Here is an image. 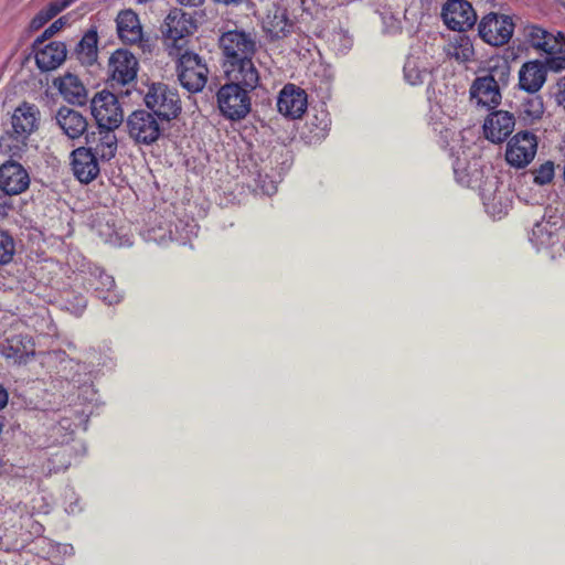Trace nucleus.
Segmentation results:
<instances>
[{
	"label": "nucleus",
	"mask_w": 565,
	"mask_h": 565,
	"mask_svg": "<svg viewBox=\"0 0 565 565\" xmlns=\"http://www.w3.org/2000/svg\"><path fill=\"white\" fill-rule=\"evenodd\" d=\"M511 67L505 60H492L486 74L479 75L470 86V97L477 105L489 109L499 106L502 99L501 86H507Z\"/></svg>",
	"instance_id": "obj_1"
},
{
	"label": "nucleus",
	"mask_w": 565,
	"mask_h": 565,
	"mask_svg": "<svg viewBox=\"0 0 565 565\" xmlns=\"http://www.w3.org/2000/svg\"><path fill=\"white\" fill-rule=\"evenodd\" d=\"M525 42L536 51L546 54V63L551 71L565 70V38L561 32H552L537 24L523 28Z\"/></svg>",
	"instance_id": "obj_2"
},
{
	"label": "nucleus",
	"mask_w": 565,
	"mask_h": 565,
	"mask_svg": "<svg viewBox=\"0 0 565 565\" xmlns=\"http://www.w3.org/2000/svg\"><path fill=\"white\" fill-rule=\"evenodd\" d=\"M143 102L151 114L161 120L170 121L181 113L178 90L164 83H153L148 86Z\"/></svg>",
	"instance_id": "obj_3"
},
{
	"label": "nucleus",
	"mask_w": 565,
	"mask_h": 565,
	"mask_svg": "<svg viewBox=\"0 0 565 565\" xmlns=\"http://www.w3.org/2000/svg\"><path fill=\"white\" fill-rule=\"evenodd\" d=\"M174 55L178 56L177 74L181 86L190 93L202 92L210 73L206 62L191 51H180Z\"/></svg>",
	"instance_id": "obj_4"
},
{
	"label": "nucleus",
	"mask_w": 565,
	"mask_h": 565,
	"mask_svg": "<svg viewBox=\"0 0 565 565\" xmlns=\"http://www.w3.org/2000/svg\"><path fill=\"white\" fill-rule=\"evenodd\" d=\"M195 29L196 25L191 14L178 8L170 10L161 28L169 47V55L179 54L186 42L185 38L191 35Z\"/></svg>",
	"instance_id": "obj_5"
},
{
	"label": "nucleus",
	"mask_w": 565,
	"mask_h": 565,
	"mask_svg": "<svg viewBox=\"0 0 565 565\" xmlns=\"http://www.w3.org/2000/svg\"><path fill=\"white\" fill-rule=\"evenodd\" d=\"M252 89L234 83H225L217 92V105L222 115L231 120L245 118L250 111Z\"/></svg>",
	"instance_id": "obj_6"
},
{
	"label": "nucleus",
	"mask_w": 565,
	"mask_h": 565,
	"mask_svg": "<svg viewBox=\"0 0 565 565\" xmlns=\"http://www.w3.org/2000/svg\"><path fill=\"white\" fill-rule=\"evenodd\" d=\"M97 127L117 129L124 121V111L117 96L110 92L97 93L90 102Z\"/></svg>",
	"instance_id": "obj_7"
},
{
	"label": "nucleus",
	"mask_w": 565,
	"mask_h": 565,
	"mask_svg": "<svg viewBox=\"0 0 565 565\" xmlns=\"http://www.w3.org/2000/svg\"><path fill=\"white\" fill-rule=\"evenodd\" d=\"M220 47L224 57L223 63L254 57L257 51L256 36L243 30H231L221 35Z\"/></svg>",
	"instance_id": "obj_8"
},
{
	"label": "nucleus",
	"mask_w": 565,
	"mask_h": 565,
	"mask_svg": "<svg viewBox=\"0 0 565 565\" xmlns=\"http://www.w3.org/2000/svg\"><path fill=\"white\" fill-rule=\"evenodd\" d=\"M127 128L129 137L135 142L147 146L156 142L162 134L160 122L154 115L143 109L128 116Z\"/></svg>",
	"instance_id": "obj_9"
},
{
	"label": "nucleus",
	"mask_w": 565,
	"mask_h": 565,
	"mask_svg": "<svg viewBox=\"0 0 565 565\" xmlns=\"http://www.w3.org/2000/svg\"><path fill=\"white\" fill-rule=\"evenodd\" d=\"M513 32V20L505 14L491 12L484 15L479 23L480 38L493 46L507 44L512 38Z\"/></svg>",
	"instance_id": "obj_10"
},
{
	"label": "nucleus",
	"mask_w": 565,
	"mask_h": 565,
	"mask_svg": "<svg viewBox=\"0 0 565 565\" xmlns=\"http://www.w3.org/2000/svg\"><path fill=\"white\" fill-rule=\"evenodd\" d=\"M139 63L137 57L125 49L111 53L108 60V74L113 87L127 86L137 78Z\"/></svg>",
	"instance_id": "obj_11"
},
{
	"label": "nucleus",
	"mask_w": 565,
	"mask_h": 565,
	"mask_svg": "<svg viewBox=\"0 0 565 565\" xmlns=\"http://www.w3.org/2000/svg\"><path fill=\"white\" fill-rule=\"evenodd\" d=\"M537 151V140L534 134L522 131L514 135L507 145L505 160L515 168L523 169L534 159Z\"/></svg>",
	"instance_id": "obj_12"
},
{
	"label": "nucleus",
	"mask_w": 565,
	"mask_h": 565,
	"mask_svg": "<svg viewBox=\"0 0 565 565\" xmlns=\"http://www.w3.org/2000/svg\"><path fill=\"white\" fill-rule=\"evenodd\" d=\"M563 226V217L555 211L546 210L542 220L533 226L530 239L537 249L553 247L559 242Z\"/></svg>",
	"instance_id": "obj_13"
},
{
	"label": "nucleus",
	"mask_w": 565,
	"mask_h": 565,
	"mask_svg": "<svg viewBox=\"0 0 565 565\" xmlns=\"http://www.w3.org/2000/svg\"><path fill=\"white\" fill-rule=\"evenodd\" d=\"M40 119L41 114L36 105L22 103L14 109L11 117L12 136L24 143L30 135L38 130Z\"/></svg>",
	"instance_id": "obj_14"
},
{
	"label": "nucleus",
	"mask_w": 565,
	"mask_h": 565,
	"mask_svg": "<svg viewBox=\"0 0 565 565\" xmlns=\"http://www.w3.org/2000/svg\"><path fill=\"white\" fill-rule=\"evenodd\" d=\"M445 24L454 31H466L477 21V14L466 0H448L441 11Z\"/></svg>",
	"instance_id": "obj_15"
},
{
	"label": "nucleus",
	"mask_w": 565,
	"mask_h": 565,
	"mask_svg": "<svg viewBox=\"0 0 565 565\" xmlns=\"http://www.w3.org/2000/svg\"><path fill=\"white\" fill-rule=\"evenodd\" d=\"M224 75L227 82L254 90L259 84V72L254 64L253 57L239 58L223 63Z\"/></svg>",
	"instance_id": "obj_16"
},
{
	"label": "nucleus",
	"mask_w": 565,
	"mask_h": 565,
	"mask_svg": "<svg viewBox=\"0 0 565 565\" xmlns=\"http://www.w3.org/2000/svg\"><path fill=\"white\" fill-rule=\"evenodd\" d=\"M308 107L307 93L295 84H287L278 95V111L290 119L300 118Z\"/></svg>",
	"instance_id": "obj_17"
},
{
	"label": "nucleus",
	"mask_w": 565,
	"mask_h": 565,
	"mask_svg": "<svg viewBox=\"0 0 565 565\" xmlns=\"http://www.w3.org/2000/svg\"><path fill=\"white\" fill-rule=\"evenodd\" d=\"M30 184V178L22 164L7 161L0 166V189L8 195L24 192Z\"/></svg>",
	"instance_id": "obj_18"
},
{
	"label": "nucleus",
	"mask_w": 565,
	"mask_h": 565,
	"mask_svg": "<svg viewBox=\"0 0 565 565\" xmlns=\"http://www.w3.org/2000/svg\"><path fill=\"white\" fill-rule=\"evenodd\" d=\"M498 178L487 177L480 185V195L488 214L501 218L510 209V201L503 195L498 186Z\"/></svg>",
	"instance_id": "obj_19"
},
{
	"label": "nucleus",
	"mask_w": 565,
	"mask_h": 565,
	"mask_svg": "<svg viewBox=\"0 0 565 565\" xmlns=\"http://www.w3.org/2000/svg\"><path fill=\"white\" fill-rule=\"evenodd\" d=\"M515 119L507 110H495L488 115L483 124V132L488 140L499 143L504 141L513 131Z\"/></svg>",
	"instance_id": "obj_20"
},
{
	"label": "nucleus",
	"mask_w": 565,
	"mask_h": 565,
	"mask_svg": "<svg viewBox=\"0 0 565 565\" xmlns=\"http://www.w3.org/2000/svg\"><path fill=\"white\" fill-rule=\"evenodd\" d=\"M547 70L546 60L525 62L519 71V87L530 94L537 93L546 82Z\"/></svg>",
	"instance_id": "obj_21"
},
{
	"label": "nucleus",
	"mask_w": 565,
	"mask_h": 565,
	"mask_svg": "<svg viewBox=\"0 0 565 565\" xmlns=\"http://www.w3.org/2000/svg\"><path fill=\"white\" fill-rule=\"evenodd\" d=\"M116 129L99 128L86 135L87 149H92V152L104 161L113 159L117 151V137L115 134Z\"/></svg>",
	"instance_id": "obj_22"
},
{
	"label": "nucleus",
	"mask_w": 565,
	"mask_h": 565,
	"mask_svg": "<svg viewBox=\"0 0 565 565\" xmlns=\"http://www.w3.org/2000/svg\"><path fill=\"white\" fill-rule=\"evenodd\" d=\"M35 62L41 71L57 68L66 58L67 50L64 42L53 41L47 44H33Z\"/></svg>",
	"instance_id": "obj_23"
},
{
	"label": "nucleus",
	"mask_w": 565,
	"mask_h": 565,
	"mask_svg": "<svg viewBox=\"0 0 565 565\" xmlns=\"http://www.w3.org/2000/svg\"><path fill=\"white\" fill-rule=\"evenodd\" d=\"M98 158L92 149L79 147L72 152V170L82 183H89L99 173Z\"/></svg>",
	"instance_id": "obj_24"
},
{
	"label": "nucleus",
	"mask_w": 565,
	"mask_h": 565,
	"mask_svg": "<svg viewBox=\"0 0 565 565\" xmlns=\"http://www.w3.org/2000/svg\"><path fill=\"white\" fill-rule=\"evenodd\" d=\"M55 120L63 134L70 139H78L87 131L88 122L86 117L73 108L61 107L56 111Z\"/></svg>",
	"instance_id": "obj_25"
},
{
	"label": "nucleus",
	"mask_w": 565,
	"mask_h": 565,
	"mask_svg": "<svg viewBox=\"0 0 565 565\" xmlns=\"http://www.w3.org/2000/svg\"><path fill=\"white\" fill-rule=\"evenodd\" d=\"M117 32L119 39L127 44H137L142 40V28L138 15L131 11H121L117 19Z\"/></svg>",
	"instance_id": "obj_26"
},
{
	"label": "nucleus",
	"mask_w": 565,
	"mask_h": 565,
	"mask_svg": "<svg viewBox=\"0 0 565 565\" xmlns=\"http://www.w3.org/2000/svg\"><path fill=\"white\" fill-rule=\"evenodd\" d=\"M294 28V23L288 19L286 9L275 7L268 11L263 21V29L270 39H282L287 36Z\"/></svg>",
	"instance_id": "obj_27"
},
{
	"label": "nucleus",
	"mask_w": 565,
	"mask_h": 565,
	"mask_svg": "<svg viewBox=\"0 0 565 565\" xmlns=\"http://www.w3.org/2000/svg\"><path fill=\"white\" fill-rule=\"evenodd\" d=\"M92 275L94 276L92 286L100 300L108 306L117 305L121 301L122 295L116 289L113 276L99 268H96Z\"/></svg>",
	"instance_id": "obj_28"
},
{
	"label": "nucleus",
	"mask_w": 565,
	"mask_h": 565,
	"mask_svg": "<svg viewBox=\"0 0 565 565\" xmlns=\"http://www.w3.org/2000/svg\"><path fill=\"white\" fill-rule=\"evenodd\" d=\"M63 98L74 105H84L87 98V92L79 78L73 74H65L54 81Z\"/></svg>",
	"instance_id": "obj_29"
},
{
	"label": "nucleus",
	"mask_w": 565,
	"mask_h": 565,
	"mask_svg": "<svg viewBox=\"0 0 565 565\" xmlns=\"http://www.w3.org/2000/svg\"><path fill=\"white\" fill-rule=\"evenodd\" d=\"M444 51L449 58L458 63H468L475 58L472 41L469 36L463 34L456 35L447 43Z\"/></svg>",
	"instance_id": "obj_30"
},
{
	"label": "nucleus",
	"mask_w": 565,
	"mask_h": 565,
	"mask_svg": "<svg viewBox=\"0 0 565 565\" xmlns=\"http://www.w3.org/2000/svg\"><path fill=\"white\" fill-rule=\"evenodd\" d=\"M430 68L427 66L424 61L419 56H415V54H411L404 65V76L405 79L411 85H419L425 82V79L429 76Z\"/></svg>",
	"instance_id": "obj_31"
},
{
	"label": "nucleus",
	"mask_w": 565,
	"mask_h": 565,
	"mask_svg": "<svg viewBox=\"0 0 565 565\" xmlns=\"http://www.w3.org/2000/svg\"><path fill=\"white\" fill-rule=\"evenodd\" d=\"M97 43L98 36L95 30L87 31L78 42L76 54L83 64L92 65L96 62L98 54Z\"/></svg>",
	"instance_id": "obj_32"
},
{
	"label": "nucleus",
	"mask_w": 565,
	"mask_h": 565,
	"mask_svg": "<svg viewBox=\"0 0 565 565\" xmlns=\"http://www.w3.org/2000/svg\"><path fill=\"white\" fill-rule=\"evenodd\" d=\"M544 114V104L540 96H532L526 98L520 108L521 118L526 124H533L540 119Z\"/></svg>",
	"instance_id": "obj_33"
},
{
	"label": "nucleus",
	"mask_w": 565,
	"mask_h": 565,
	"mask_svg": "<svg viewBox=\"0 0 565 565\" xmlns=\"http://www.w3.org/2000/svg\"><path fill=\"white\" fill-rule=\"evenodd\" d=\"M15 244L12 236L0 230V264H8L14 255Z\"/></svg>",
	"instance_id": "obj_34"
},
{
	"label": "nucleus",
	"mask_w": 565,
	"mask_h": 565,
	"mask_svg": "<svg viewBox=\"0 0 565 565\" xmlns=\"http://www.w3.org/2000/svg\"><path fill=\"white\" fill-rule=\"evenodd\" d=\"M532 173L534 174V183L539 185L548 184L552 182L555 174L554 163L552 161H546L537 169H534Z\"/></svg>",
	"instance_id": "obj_35"
},
{
	"label": "nucleus",
	"mask_w": 565,
	"mask_h": 565,
	"mask_svg": "<svg viewBox=\"0 0 565 565\" xmlns=\"http://www.w3.org/2000/svg\"><path fill=\"white\" fill-rule=\"evenodd\" d=\"M330 43L339 53H345L353 44L351 36L345 32H335L332 34Z\"/></svg>",
	"instance_id": "obj_36"
},
{
	"label": "nucleus",
	"mask_w": 565,
	"mask_h": 565,
	"mask_svg": "<svg viewBox=\"0 0 565 565\" xmlns=\"http://www.w3.org/2000/svg\"><path fill=\"white\" fill-rule=\"evenodd\" d=\"M75 0H55L50 2L42 10L45 12V15L51 20L56 17L64 9L70 7Z\"/></svg>",
	"instance_id": "obj_37"
},
{
	"label": "nucleus",
	"mask_w": 565,
	"mask_h": 565,
	"mask_svg": "<svg viewBox=\"0 0 565 565\" xmlns=\"http://www.w3.org/2000/svg\"><path fill=\"white\" fill-rule=\"evenodd\" d=\"M66 24V18L62 17L55 20L43 33L40 38L35 40L36 43L43 44L46 40L52 38L55 33L61 31Z\"/></svg>",
	"instance_id": "obj_38"
},
{
	"label": "nucleus",
	"mask_w": 565,
	"mask_h": 565,
	"mask_svg": "<svg viewBox=\"0 0 565 565\" xmlns=\"http://www.w3.org/2000/svg\"><path fill=\"white\" fill-rule=\"evenodd\" d=\"M75 303H70L68 309L76 315H81L86 307V299L83 296H75Z\"/></svg>",
	"instance_id": "obj_39"
},
{
	"label": "nucleus",
	"mask_w": 565,
	"mask_h": 565,
	"mask_svg": "<svg viewBox=\"0 0 565 565\" xmlns=\"http://www.w3.org/2000/svg\"><path fill=\"white\" fill-rule=\"evenodd\" d=\"M50 19L45 15V12L41 10L31 21V26L33 29H39L49 22Z\"/></svg>",
	"instance_id": "obj_40"
},
{
	"label": "nucleus",
	"mask_w": 565,
	"mask_h": 565,
	"mask_svg": "<svg viewBox=\"0 0 565 565\" xmlns=\"http://www.w3.org/2000/svg\"><path fill=\"white\" fill-rule=\"evenodd\" d=\"M9 395L7 390L0 385V409L4 408L8 404Z\"/></svg>",
	"instance_id": "obj_41"
},
{
	"label": "nucleus",
	"mask_w": 565,
	"mask_h": 565,
	"mask_svg": "<svg viewBox=\"0 0 565 565\" xmlns=\"http://www.w3.org/2000/svg\"><path fill=\"white\" fill-rule=\"evenodd\" d=\"M180 4L198 7L203 3L204 0H177Z\"/></svg>",
	"instance_id": "obj_42"
},
{
	"label": "nucleus",
	"mask_w": 565,
	"mask_h": 565,
	"mask_svg": "<svg viewBox=\"0 0 565 565\" xmlns=\"http://www.w3.org/2000/svg\"><path fill=\"white\" fill-rule=\"evenodd\" d=\"M327 130H328V122H323V126L318 128V131L315 134V136L318 138V139H321L326 136L327 134Z\"/></svg>",
	"instance_id": "obj_43"
},
{
	"label": "nucleus",
	"mask_w": 565,
	"mask_h": 565,
	"mask_svg": "<svg viewBox=\"0 0 565 565\" xmlns=\"http://www.w3.org/2000/svg\"><path fill=\"white\" fill-rule=\"evenodd\" d=\"M216 2L218 3H223V4H233V3H238L241 0H215Z\"/></svg>",
	"instance_id": "obj_44"
},
{
	"label": "nucleus",
	"mask_w": 565,
	"mask_h": 565,
	"mask_svg": "<svg viewBox=\"0 0 565 565\" xmlns=\"http://www.w3.org/2000/svg\"><path fill=\"white\" fill-rule=\"evenodd\" d=\"M265 192H266L267 194H269V195H270V194H273V193H275V192H276V185L270 184V188L266 189V190H265Z\"/></svg>",
	"instance_id": "obj_45"
},
{
	"label": "nucleus",
	"mask_w": 565,
	"mask_h": 565,
	"mask_svg": "<svg viewBox=\"0 0 565 565\" xmlns=\"http://www.w3.org/2000/svg\"><path fill=\"white\" fill-rule=\"evenodd\" d=\"M2 427H3V425H2V423L0 422V433L2 431Z\"/></svg>",
	"instance_id": "obj_46"
}]
</instances>
